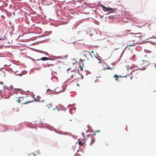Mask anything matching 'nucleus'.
Instances as JSON below:
<instances>
[{
	"instance_id": "1",
	"label": "nucleus",
	"mask_w": 156,
	"mask_h": 156,
	"mask_svg": "<svg viewBox=\"0 0 156 156\" xmlns=\"http://www.w3.org/2000/svg\"><path fill=\"white\" fill-rule=\"evenodd\" d=\"M14 100L20 103L21 105L27 104L32 102V101H28L30 98H32L30 96L20 97L17 93H13L12 94Z\"/></svg>"
},
{
	"instance_id": "2",
	"label": "nucleus",
	"mask_w": 156,
	"mask_h": 156,
	"mask_svg": "<svg viewBox=\"0 0 156 156\" xmlns=\"http://www.w3.org/2000/svg\"><path fill=\"white\" fill-rule=\"evenodd\" d=\"M142 34L140 33L133 34L131 38V41L133 42V44H129L128 46H134L140 43L142 40Z\"/></svg>"
},
{
	"instance_id": "3",
	"label": "nucleus",
	"mask_w": 156,
	"mask_h": 156,
	"mask_svg": "<svg viewBox=\"0 0 156 156\" xmlns=\"http://www.w3.org/2000/svg\"><path fill=\"white\" fill-rule=\"evenodd\" d=\"M150 64V62L148 60H142L139 62L138 65L141 67L140 69L142 70L147 68L148 66Z\"/></svg>"
},
{
	"instance_id": "4",
	"label": "nucleus",
	"mask_w": 156,
	"mask_h": 156,
	"mask_svg": "<svg viewBox=\"0 0 156 156\" xmlns=\"http://www.w3.org/2000/svg\"><path fill=\"white\" fill-rule=\"evenodd\" d=\"M84 137L85 140H87V141L90 143V144L91 145L95 141L94 140L92 139L91 137L89 135L86 136H84Z\"/></svg>"
},
{
	"instance_id": "5",
	"label": "nucleus",
	"mask_w": 156,
	"mask_h": 156,
	"mask_svg": "<svg viewBox=\"0 0 156 156\" xmlns=\"http://www.w3.org/2000/svg\"><path fill=\"white\" fill-rule=\"evenodd\" d=\"M100 6L102 8V9L105 11H115L116 9H113L112 8L106 7L102 5H100Z\"/></svg>"
},
{
	"instance_id": "6",
	"label": "nucleus",
	"mask_w": 156,
	"mask_h": 156,
	"mask_svg": "<svg viewBox=\"0 0 156 156\" xmlns=\"http://www.w3.org/2000/svg\"><path fill=\"white\" fill-rule=\"evenodd\" d=\"M5 87L4 85L3 82H0V92L2 91Z\"/></svg>"
},
{
	"instance_id": "7",
	"label": "nucleus",
	"mask_w": 156,
	"mask_h": 156,
	"mask_svg": "<svg viewBox=\"0 0 156 156\" xmlns=\"http://www.w3.org/2000/svg\"><path fill=\"white\" fill-rule=\"evenodd\" d=\"M91 56V54L90 52H88L87 54H85L83 55V56L87 58V60H89V58H88V57H89Z\"/></svg>"
},
{
	"instance_id": "8",
	"label": "nucleus",
	"mask_w": 156,
	"mask_h": 156,
	"mask_svg": "<svg viewBox=\"0 0 156 156\" xmlns=\"http://www.w3.org/2000/svg\"><path fill=\"white\" fill-rule=\"evenodd\" d=\"M80 61H82V64H81V63H80V68L81 71H82L83 70V62L84 61V60H82L81 59H80Z\"/></svg>"
},
{
	"instance_id": "9",
	"label": "nucleus",
	"mask_w": 156,
	"mask_h": 156,
	"mask_svg": "<svg viewBox=\"0 0 156 156\" xmlns=\"http://www.w3.org/2000/svg\"><path fill=\"white\" fill-rule=\"evenodd\" d=\"M49 59H50L49 58H48L47 57H43L41 59H37V60L39 61L40 60H41L42 61H45V60H49Z\"/></svg>"
},
{
	"instance_id": "10",
	"label": "nucleus",
	"mask_w": 156,
	"mask_h": 156,
	"mask_svg": "<svg viewBox=\"0 0 156 156\" xmlns=\"http://www.w3.org/2000/svg\"><path fill=\"white\" fill-rule=\"evenodd\" d=\"M44 105H46V107L48 108H49L50 107V106H51V104H48L46 101H45Z\"/></svg>"
},
{
	"instance_id": "11",
	"label": "nucleus",
	"mask_w": 156,
	"mask_h": 156,
	"mask_svg": "<svg viewBox=\"0 0 156 156\" xmlns=\"http://www.w3.org/2000/svg\"><path fill=\"white\" fill-rule=\"evenodd\" d=\"M78 140V144L80 145H83V143L82 142L80 139H79Z\"/></svg>"
},
{
	"instance_id": "12",
	"label": "nucleus",
	"mask_w": 156,
	"mask_h": 156,
	"mask_svg": "<svg viewBox=\"0 0 156 156\" xmlns=\"http://www.w3.org/2000/svg\"><path fill=\"white\" fill-rule=\"evenodd\" d=\"M114 77L115 78V80H118L119 76L115 74L114 75Z\"/></svg>"
},
{
	"instance_id": "13",
	"label": "nucleus",
	"mask_w": 156,
	"mask_h": 156,
	"mask_svg": "<svg viewBox=\"0 0 156 156\" xmlns=\"http://www.w3.org/2000/svg\"><path fill=\"white\" fill-rule=\"evenodd\" d=\"M139 69H136L135 70H133V71H131V74H133V73L135 72V71H136L137 70H138Z\"/></svg>"
},
{
	"instance_id": "14",
	"label": "nucleus",
	"mask_w": 156,
	"mask_h": 156,
	"mask_svg": "<svg viewBox=\"0 0 156 156\" xmlns=\"http://www.w3.org/2000/svg\"><path fill=\"white\" fill-rule=\"evenodd\" d=\"M13 88V87L12 86V85L11 86V87H8V89L9 90H10L12 89Z\"/></svg>"
},
{
	"instance_id": "15",
	"label": "nucleus",
	"mask_w": 156,
	"mask_h": 156,
	"mask_svg": "<svg viewBox=\"0 0 156 156\" xmlns=\"http://www.w3.org/2000/svg\"><path fill=\"white\" fill-rule=\"evenodd\" d=\"M5 39H6V37H4L3 38H0V40H5Z\"/></svg>"
},
{
	"instance_id": "16",
	"label": "nucleus",
	"mask_w": 156,
	"mask_h": 156,
	"mask_svg": "<svg viewBox=\"0 0 156 156\" xmlns=\"http://www.w3.org/2000/svg\"><path fill=\"white\" fill-rule=\"evenodd\" d=\"M53 66V65H52L51 64H49V65H48V67H49L50 66Z\"/></svg>"
},
{
	"instance_id": "17",
	"label": "nucleus",
	"mask_w": 156,
	"mask_h": 156,
	"mask_svg": "<svg viewBox=\"0 0 156 156\" xmlns=\"http://www.w3.org/2000/svg\"><path fill=\"white\" fill-rule=\"evenodd\" d=\"M81 134H82V136H85V134H84V133H83V132L82 133H81Z\"/></svg>"
},
{
	"instance_id": "18",
	"label": "nucleus",
	"mask_w": 156,
	"mask_h": 156,
	"mask_svg": "<svg viewBox=\"0 0 156 156\" xmlns=\"http://www.w3.org/2000/svg\"><path fill=\"white\" fill-rule=\"evenodd\" d=\"M34 101H40V100H39V99H37V100H36V99H35Z\"/></svg>"
},
{
	"instance_id": "19",
	"label": "nucleus",
	"mask_w": 156,
	"mask_h": 156,
	"mask_svg": "<svg viewBox=\"0 0 156 156\" xmlns=\"http://www.w3.org/2000/svg\"><path fill=\"white\" fill-rule=\"evenodd\" d=\"M98 59L99 60V62H98V63H101L100 59L99 58H98Z\"/></svg>"
},
{
	"instance_id": "20",
	"label": "nucleus",
	"mask_w": 156,
	"mask_h": 156,
	"mask_svg": "<svg viewBox=\"0 0 156 156\" xmlns=\"http://www.w3.org/2000/svg\"><path fill=\"white\" fill-rule=\"evenodd\" d=\"M129 69V66H127V69L128 70Z\"/></svg>"
},
{
	"instance_id": "21",
	"label": "nucleus",
	"mask_w": 156,
	"mask_h": 156,
	"mask_svg": "<svg viewBox=\"0 0 156 156\" xmlns=\"http://www.w3.org/2000/svg\"><path fill=\"white\" fill-rule=\"evenodd\" d=\"M107 69H112V68H110V67H108L107 68Z\"/></svg>"
},
{
	"instance_id": "22",
	"label": "nucleus",
	"mask_w": 156,
	"mask_h": 156,
	"mask_svg": "<svg viewBox=\"0 0 156 156\" xmlns=\"http://www.w3.org/2000/svg\"><path fill=\"white\" fill-rule=\"evenodd\" d=\"M71 69V68H69L67 69V71H68L69 70H70Z\"/></svg>"
},
{
	"instance_id": "23",
	"label": "nucleus",
	"mask_w": 156,
	"mask_h": 156,
	"mask_svg": "<svg viewBox=\"0 0 156 156\" xmlns=\"http://www.w3.org/2000/svg\"><path fill=\"white\" fill-rule=\"evenodd\" d=\"M30 98L28 100V101H34V100H30Z\"/></svg>"
},
{
	"instance_id": "24",
	"label": "nucleus",
	"mask_w": 156,
	"mask_h": 156,
	"mask_svg": "<svg viewBox=\"0 0 156 156\" xmlns=\"http://www.w3.org/2000/svg\"><path fill=\"white\" fill-rule=\"evenodd\" d=\"M135 56H135V55H133V56L132 58H135Z\"/></svg>"
},
{
	"instance_id": "25",
	"label": "nucleus",
	"mask_w": 156,
	"mask_h": 156,
	"mask_svg": "<svg viewBox=\"0 0 156 156\" xmlns=\"http://www.w3.org/2000/svg\"><path fill=\"white\" fill-rule=\"evenodd\" d=\"M91 52L93 54V53H94V51H91Z\"/></svg>"
},
{
	"instance_id": "26",
	"label": "nucleus",
	"mask_w": 156,
	"mask_h": 156,
	"mask_svg": "<svg viewBox=\"0 0 156 156\" xmlns=\"http://www.w3.org/2000/svg\"><path fill=\"white\" fill-rule=\"evenodd\" d=\"M100 130H98V131H96L95 132H100Z\"/></svg>"
},
{
	"instance_id": "27",
	"label": "nucleus",
	"mask_w": 156,
	"mask_h": 156,
	"mask_svg": "<svg viewBox=\"0 0 156 156\" xmlns=\"http://www.w3.org/2000/svg\"><path fill=\"white\" fill-rule=\"evenodd\" d=\"M41 102H44V100H42L41 101Z\"/></svg>"
},
{
	"instance_id": "28",
	"label": "nucleus",
	"mask_w": 156,
	"mask_h": 156,
	"mask_svg": "<svg viewBox=\"0 0 156 156\" xmlns=\"http://www.w3.org/2000/svg\"><path fill=\"white\" fill-rule=\"evenodd\" d=\"M73 76H74V75H72L71 76V77L73 78Z\"/></svg>"
},
{
	"instance_id": "29",
	"label": "nucleus",
	"mask_w": 156,
	"mask_h": 156,
	"mask_svg": "<svg viewBox=\"0 0 156 156\" xmlns=\"http://www.w3.org/2000/svg\"><path fill=\"white\" fill-rule=\"evenodd\" d=\"M132 77H131L130 78L131 80L132 79Z\"/></svg>"
},
{
	"instance_id": "30",
	"label": "nucleus",
	"mask_w": 156,
	"mask_h": 156,
	"mask_svg": "<svg viewBox=\"0 0 156 156\" xmlns=\"http://www.w3.org/2000/svg\"><path fill=\"white\" fill-rule=\"evenodd\" d=\"M151 24H149V25L148 26H150Z\"/></svg>"
},
{
	"instance_id": "31",
	"label": "nucleus",
	"mask_w": 156,
	"mask_h": 156,
	"mask_svg": "<svg viewBox=\"0 0 156 156\" xmlns=\"http://www.w3.org/2000/svg\"><path fill=\"white\" fill-rule=\"evenodd\" d=\"M155 19H156V17H155Z\"/></svg>"
}]
</instances>
